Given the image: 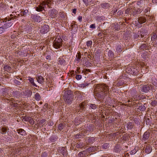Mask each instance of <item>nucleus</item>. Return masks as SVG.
Returning a JSON list of instances; mask_svg holds the SVG:
<instances>
[{
	"label": "nucleus",
	"mask_w": 157,
	"mask_h": 157,
	"mask_svg": "<svg viewBox=\"0 0 157 157\" xmlns=\"http://www.w3.org/2000/svg\"><path fill=\"white\" fill-rule=\"evenodd\" d=\"M108 87L105 84L97 85L94 90L95 96L100 100L103 99L107 95Z\"/></svg>",
	"instance_id": "obj_1"
},
{
	"label": "nucleus",
	"mask_w": 157,
	"mask_h": 157,
	"mask_svg": "<svg viewBox=\"0 0 157 157\" xmlns=\"http://www.w3.org/2000/svg\"><path fill=\"white\" fill-rule=\"evenodd\" d=\"M63 95L65 103L68 104L72 103L74 99V96L71 94V91L69 90L65 91Z\"/></svg>",
	"instance_id": "obj_2"
},
{
	"label": "nucleus",
	"mask_w": 157,
	"mask_h": 157,
	"mask_svg": "<svg viewBox=\"0 0 157 157\" xmlns=\"http://www.w3.org/2000/svg\"><path fill=\"white\" fill-rule=\"evenodd\" d=\"M62 41L61 38L56 37L53 42V46L54 48L56 49L60 48L62 46Z\"/></svg>",
	"instance_id": "obj_3"
},
{
	"label": "nucleus",
	"mask_w": 157,
	"mask_h": 157,
	"mask_svg": "<svg viewBox=\"0 0 157 157\" xmlns=\"http://www.w3.org/2000/svg\"><path fill=\"white\" fill-rule=\"evenodd\" d=\"M13 18V17L12 18L6 17L5 19V20H6V21H5L6 23L5 24H4L3 26L6 30L7 29L11 27L12 25V22H9V21H10L11 20V19H12Z\"/></svg>",
	"instance_id": "obj_4"
},
{
	"label": "nucleus",
	"mask_w": 157,
	"mask_h": 157,
	"mask_svg": "<svg viewBox=\"0 0 157 157\" xmlns=\"http://www.w3.org/2000/svg\"><path fill=\"white\" fill-rule=\"evenodd\" d=\"M49 26L48 25H44L41 26L40 32L42 34H44L49 31Z\"/></svg>",
	"instance_id": "obj_5"
},
{
	"label": "nucleus",
	"mask_w": 157,
	"mask_h": 157,
	"mask_svg": "<svg viewBox=\"0 0 157 157\" xmlns=\"http://www.w3.org/2000/svg\"><path fill=\"white\" fill-rule=\"evenodd\" d=\"M58 13V11L56 10L53 9L51 11L50 16L52 18H54L57 17Z\"/></svg>",
	"instance_id": "obj_6"
},
{
	"label": "nucleus",
	"mask_w": 157,
	"mask_h": 157,
	"mask_svg": "<svg viewBox=\"0 0 157 157\" xmlns=\"http://www.w3.org/2000/svg\"><path fill=\"white\" fill-rule=\"evenodd\" d=\"M141 91L145 93L147 92L150 89L149 85H144L141 87Z\"/></svg>",
	"instance_id": "obj_7"
},
{
	"label": "nucleus",
	"mask_w": 157,
	"mask_h": 157,
	"mask_svg": "<svg viewBox=\"0 0 157 157\" xmlns=\"http://www.w3.org/2000/svg\"><path fill=\"white\" fill-rule=\"evenodd\" d=\"M142 11L141 10L140 8L135 9L133 10L132 14L133 16L135 17L140 13Z\"/></svg>",
	"instance_id": "obj_8"
},
{
	"label": "nucleus",
	"mask_w": 157,
	"mask_h": 157,
	"mask_svg": "<svg viewBox=\"0 0 157 157\" xmlns=\"http://www.w3.org/2000/svg\"><path fill=\"white\" fill-rule=\"evenodd\" d=\"M32 17L34 21L37 22H40L41 20V19L39 16L32 15Z\"/></svg>",
	"instance_id": "obj_9"
},
{
	"label": "nucleus",
	"mask_w": 157,
	"mask_h": 157,
	"mask_svg": "<svg viewBox=\"0 0 157 157\" xmlns=\"http://www.w3.org/2000/svg\"><path fill=\"white\" fill-rule=\"evenodd\" d=\"M9 128L8 127H1L0 128V132L2 134H6Z\"/></svg>",
	"instance_id": "obj_10"
},
{
	"label": "nucleus",
	"mask_w": 157,
	"mask_h": 157,
	"mask_svg": "<svg viewBox=\"0 0 157 157\" xmlns=\"http://www.w3.org/2000/svg\"><path fill=\"white\" fill-rule=\"evenodd\" d=\"M46 6L44 5L43 2L42 3L41 5H40L36 8V10L37 11H41L44 9V8H46Z\"/></svg>",
	"instance_id": "obj_11"
},
{
	"label": "nucleus",
	"mask_w": 157,
	"mask_h": 157,
	"mask_svg": "<svg viewBox=\"0 0 157 157\" xmlns=\"http://www.w3.org/2000/svg\"><path fill=\"white\" fill-rule=\"evenodd\" d=\"M36 79L37 82L40 84H42L44 82V79L41 76H38L36 77Z\"/></svg>",
	"instance_id": "obj_12"
},
{
	"label": "nucleus",
	"mask_w": 157,
	"mask_h": 157,
	"mask_svg": "<svg viewBox=\"0 0 157 157\" xmlns=\"http://www.w3.org/2000/svg\"><path fill=\"white\" fill-rule=\"evenodd\" d=\"M138 21L139 23L142 24L145 23L146 21V19L144 17H140L138 18Z\"/></svg>",
	"instance_id": "obj_13"
},
{
	"label": "nucleus",
	"mask_w": 157,
	"mask_h": 157,
	"mask_svg": "<svg viewBox=\"0 0 157 157\" xmlns=\"http://www.w3.org/2000/svg\"><path fill=\"white\" fill-rule=\"evenodd\" d=\"M151 148L150 145H146L145 147V151L147 154L150 153L151 151Z\"/></svg>",
	"instance_id": "obj_14"
},
{
	"label": "nucleus",
	"mask_w": 157,
	"mask_h": 157,
	"mask_svg": "<svg viewBox=\"0 0 157 157\" xmlns=\"http://www.w3.org/2000/svg\"><path fill=\"white\" fill-rule=\"evenodd\" d=\"M53 2V0H47V1L43 2L44 5L46 6H47V7H49L50 5Z\"/></svg>",
	"instance_id": "obj_15"
},
{
	"label": "nucleus",
	"mask_w": 157,
	"mask_h": 157,
	"mask_svg": "<svg viewBox=\"0 0 157 157\" xmlns=\"http://www.w3.org/2000/svg\"><path fill=\"white\" fill-rule=\"evenodd\" d=\"M137 107V108L140 111H144L146 109L145 106L143 105H142L141 103H139L138 104Z\"/></svg>",
	"instance_id": "obj_16"
},
{
	"label": "nucleus",
	"mask_w": 157,
	"mask_h": 157,
	"mask_svg": "<svg viewBox=\"0 0 157 157\" xmlns=\"http://www.w3.org/2000/svg\"><path fill=\"white\" fill-rule=\"evenodd\" d=\"M17 132L22 136H24L25 134V131L22 129H18L16 130Z\"/></svg>",
	"instance_id": "obj_17"
},
{
	"label": "nucleus",
	"mask_w": 157,
	"mask_h": 157,
	"mask_svg": "<svg viewBox=\"0 0 157 157\" xmlns=\"http://www.w3.org/2000/svg\"><path fill=\"white\" fill-rule=\"evenodd\" d=\"M28 80L33 86L36 87H37V85L34 83V80L33 78L29 77L28 79Z\"/></svg>",
	"instance_id": "obj_18"
},
{
	"label": "nucleus",
	"mask_w": 157,
	"mask_h": 157,
	"mask_svg": "<svg viewBox=\"0 0 157 157\" xmlns=\"http://www.w3.org/2000/svg\"><path fill=\"white\" fill-rule=\"evenodd\" d=\"M149 137V134L148 132H145L143 136V139L144 140H147Z\"/></svg>",
	"instance_id": "obj_19"
},
{
	"label": "nucleus",
	"mask_w": 157,
	"mask_h": 157,
	"mask_svg": "<svg viewBox=\"0 0 157 157\" xmlns=\"http://www.w3.org/2000/svg\"><path fill=\"white\" fill-rule=\"evenodd\" d=\"M34 98L36 101H38L40 100L41 97L39 93H36L34 95Z\"/></svg>",
	"instance_id": "obj_20"
},
{
	"label": "nucleus",
	"mask_w": 157,
	"mask_h": 157,
	"mask_svg": "<svg viewBox=\"0 0 157 157\" xmlns=\"http://www.w3.org/2000/svg\"><path fill=\"white\" fill-rule=\"evenodd\" d=\"M85 103L83 102L79 104V105L77 106V109H83L84 108Z\"/></svg>",
	"instance_id": "obj_21"
},
{
	"label": "nucleus",
	"mask_w": 157,
	"mask_h": 157,
	"mask_svg": "<svg viewBox=\"0 0 157 157\" xmlns=\"http://www.w3.org/2000/svg\"><path fill=\"white\" fill-rule=\"evenodd\" d=\"M28 12L29 11L28 10H23V11H21V12L20 14L21 16H25V15L28 13Z\"/></svg>",
	"instance_id": "obj_22"
},
{
	"label": "nucleus",
	"mask_w": 157,
	"mask_h": 157,
	"mask_svg": "<svg viewBox=\"0 0 157 157\" xmlns=\"http://www.w3.org/2000/svg\"><path fill=\"white\" fill-rule=\"evenodd\" d=\"M86 152L85 151H83L80 152L78 154V156L79 157H83L86 155Z\"/></svg>",
	"instance_id": "obj_23"
},
{
	"label": "nucleus",
	"mask_w": 157,
	"mask_h": 157,
	"mask_svg": "<svg viewBox=\"0 0 157 157\" xmlns=\"http://www.w3.org/2000/svg\"><path fill=\"white\" fill-rule=\"evenodd\" d=\"M89 106L90 108L95 109L97 108V105H95L94 104H90L89 105Z\"/></svg>",
	"instance_id": "obj_24"
},
{
	"label": "nucleus",
	"mask_w": 157,
	"mask_h": 157,
	"mask_svg": "<svg viewBox=\"0 0 157 157\" xmlns=\"http://www.w3.org/2000/svg\"><path fill=\"white\" fill-rule=\"evenodd\" d=\"M61 152L63 154V155H65V156L67 155V150L64 147H62V148Z\"/></svg>",
	"instance_id": "obj_25"
},
{
	"label": "nucleus",
	"mask_w": 157,
	"mask_h": 157,
	"mask_svg": "<svg viewBox=\"0 0 157 157\" xmlns=\"http://www.w3.org/2000/svg\"><path fill=\"white\" fill-rule=\"evenodd\" d=\"M14 32L15 33H14L13 34H12L11 35V37L12 39H13L14 40H16L17 39V32L14 31Z\"/></svg>",
	"instance_id": "obj_26"
},
{
	"label": "nucleus",
	"mask_w": 157,
	"mask_h": 157,
	"mask_svg": "<svg viewBox=\"0 0 157 157\" xmlns=\"http://www.w3.org/2000/svg\"><path fill=\"white\" fill-rule=\"evenodd\" d=\"M94 147H90L86 149V151L90 153L91 152H93L94 151Z\"/></svg>",
	"instance_id": "obj_27"
},
{
	"label": "nucleus",
	"mask_w": 157,
	"mask_h": 157,
	"mask_svg": "<svg viewBox=\"0 0 157 157\" xmlns=\"http://www.w3.org/2000/svg\"><path fill=\"white\" fill-rule=\"evenodd\" d=\"M2 91H3L2 95L3 96L6 97V96H7L8 94L6 90V91L5 89H2Z\"/></svg>",
	"instance_id": "obj_28"
},
{
	"label": "nucleus",
	"mask_w": 157,
	"mask_h": 157,
	"mask_svg": "<svg viewBox=\"0 0 157 157\" xmlns=\"http://www.w3.org/2000/svg\"><path fill=\"white\" fill-rule=\"evenodd\" d=\"M81 54L80 53H78V55L76 56V59L77 61L78 62H79L80 60H81Z\"/></svg>",
	"instance_id": "obj_29"
},
{
	"label": "nucleus",
	"mask_w": 157,
	"mask_h": 157,
	"mask_svg": "<svg viewBox=\"0 0 157 157\" xmlns=\"http://www.w3.org/2000/svg\"><path fill=\"white\" fill-rule=\"evenodd\" d=\"M64 127V124L63 123H60L58 125V129L59 130H61L63 129Z\"/></svg>",
	"instance_id": "obj_30"
},
{
	"label": "nucleus",
	"mask_w": 157,
	"mask_h": 157,
	"mask_svg": "<svg viewBox=\"0 0 157 157\" xmlns=\"http://www.w3.org/2000/svg\"><path fill=\"white\" fill-rule=\"evenodd\" d=\"M26 92V95L27 97H30L31 96L32 94V92L29 90H27Z\"/></svg>",
	"instance_id": "obj_31"
},
{
	"label": "nucleus",
	"mask_w": 157,
	"mask_h": 157,
	"mask_svg": "<svg viewBox=\"0 0 157 157\" xmlns=\"http://www.w3.org/2000/svg\"><path fill=\"white\" fill-rule=\"evenodd\" d=\"M65 61L63 58H59V62L61 64H63L65 63Z\"/></svg>",
	"instance_id": "obj_32"
},
{
	"label": "nucleus",
	"mask_w": 157,
	"mask_h": 157,
	"mask_svg": "<svg viewBox=\"0 0 157 157\" xmlns=\"http://www.w3.org/2000/svg\"><path fill=\"white\" fill-rule=\"evenodd\" d=\"M127 128L128 129H131L132 128V124L131 122H129L127 123Z\"/></svg>",
	"instance_id": "obj_33"
},
{
	"label": "nucleus",
	"mask_w": 157,
	"mask_h": 157,
	"mask_svg": "<svg viewBox=\"0 0 157 157\" xmlns=\"http://www.w3.org/2000/svg\"><path fill=\"white\" fill-rule=\"evenodd\" d=\"M109 4L108 3H103L101 4V6L103 8H105L109 6Z\"/></svg>",
	"instance_id": "obj_34"
},
{
	"label": "nucleus",
	"mask_w": 157,
	"mask_h": 157,
	"mask_svg": "<svg viewBox=\"0 0 157 157\" xmlns=\"http://www.w3.org/2000/svg\"><path fill=\"white\" fill-rule=\"evenodd\" d=\"M109 147V144L106 143L104 144L102 146V147L105 149H107Z\"/></svg>",
	"instance_id": "obj_35"
},
{
	"label": "nucleus",
	"mask_w": 157,
	"mask_h": 157,
	"mask_svg": "<svg viewBox=\"0 0 157 157\" xmlns=\"http://www.w3.org/2000/svg\"><path fill=\"white\" fill-rule=\"evenodd\" d=\"M5 30H6L4 29L3 25L2 27H0V34L2 33Z\"/></svg>",
	"instance_id": "obj_36"
},
{
	"label": "nucleus",
	"mask_w": 157,
	"mask_h": 157,
	"mask_svg": "<svg viewBox=\"0 0 157 157\" xmlns=\"http://www.w3.org/2000/svg\"><path fill=\"white\" fill-rule=\"evenodd\" d=\"M92 42L91 40H89L86 42V45L87 47L90 46L92 44Z\"/></svg>",
	"instance_id": "obj_37"
},
{
	"label": "nucleus",
	"mask_w": 157,
	"mask_h": 157,
	"mask_svg": "<svg viewBox=\"0 0 157 157\" xmlns=\"http://www.w3.org/2000/svg\"><path fill=\"white\" fill-rule=\"evenodd\" d=\"M151 105L153 106H155L157 105V101L154 100L151 102Z\"/></svg>",
	"instance_id": "obj_38"
},
{
	"label": "nucleus",
	"mask_w": 157,
	"mask_h": 157,
	"mask_svg": "<svg viewBox=\"0 0 157 157\" xmlns=\"http://www.w3.org/2000/svg\"><path fill=\"white\" fill-rule=\"evenodd\" d=\"M89 83H87L82 84H81V87H83V88L85 87L86 86H88L89 85Z\"/></svg>",
	"instance_id": "obj_39"
},
{
	"label": "nucleus",
	"mask_w": 157,
	"mask_h": 157,
	"mask_svg": "<svg viewBox=\"0 0 157 157\" xmlns=\"http://www.w3.org/2000/svg\"><path fill=\"white\" fill-rule=\"evenodd\" d=\"M82 78V76L80 75H77L76 76V78L77 80H79Z\"/></svg>",
	"instance_id": "obj_40"
},
{
	"label": "nucleus",
	"mask_w": 157,
	"mask_h": 157,
	"mask_svg": "<svg viewBox=\"0 0 157 157\" xmlns=\"http://www.w3.org/2000/svg\"><path fill=\"white\" fill-rule=\"evenodd\" d=\"M81 135L80 133L77 134L75 136L76 138H79L81 137Z\"/></svg>",
	"instance_id": "obj_41"
},
{
	"label": "nucleus",
	"mask_w": 157,
	"mask_h": 157,
	"mask_svg": "<svg viewBox=\"0 0 157 157\" xmlns=\"http://www.w3.org/2000/svg\"><path fill=\"white\" fill-rule=\"evenodd\" d=\"M14 82L15 83V84H17V85H21V82L20 81H19L17 80H15L14 81Z\"/></svg>",
	"instance_id": "obj_42"
},
{
	"label": "nucleus",
	"mask_w": 157,
	"mask_h": 157,
	"mask_svg": "<svg viewBox=\"0 0 157 157\" xmlns=\"http://www.w3.org/2000/svg\"><path fill=\"white\" fill-rule=\"evenodd\" d=\"M140 48L141 49H144L146 48V44H143L141 45Z\"/></svg>",
	"instance_id": "obj_43"
},
{
	"label": "nucleus",
	"mask_w": 157,
	"mask_h": 157,
	"mask_svg": "<svg viewBox=\"0 0 157 157\" xmlns=\"http://www.w3.org/2000/svg\"><path fill=\"white\" fill-rule=\"evenodd\" d=\"M45 121L44 119H42L40 121V124L44 125V123L45 122Z\"/></svg>",
	"instance_id": "obj_44"
},
{
	"label": "nucleus",
	"mask_w": 157,
	"mask_h": 157,
	"mask_svg": "<svg viewBox=\"0 0 157 157\" xmlns=\"http://www.w3.org/2000/svg\"><path fill=\"white\" fill-rule=\"evenodd\" d=\"M130 12V9L129 8H128L125 11V13L128 14Z\"/></svg>",
	"instance_id": "obj_45"
},
{
	"label": "nucleus",
	"mask_w": 157,
	"mask_h": 157,
	"mask_svg": "<svg viewBox=\"0 0 157 157\" xmlns=\"http://www.w3.org/2000/svg\"><path fill=\"white\" fill-rule=\"evenodd\" d=\"M10 68V67L8 65H5L4 67V69L6 70H9Z\"/></svg>",
	"instance_id": "obj_46"
},
{
	"label": "nucleus",
	"mask_w": 157,
	"mask_h": 157,
	"mask_svg": "<svg viewBox=\"0 0 157 157\" xmlns=\"http://www.w3.org/2000/svg\"><path fill=\"white\" fill-rule=\"evenodd\" d=\"M90 28L92 29L95 28V24H92L90 26Z\"/></svg>",
	"instance_id": "obj_47"
},
{
	"label": "nucleus",
	"mask_w": 157,
	"mask_h": 157,
	"mask_svg": "<svg viewBox=\"0 0 157 157\" xmlns=\"http://www.w3.org/2000/svg\"><path fill=\"white\" fill-rule=\"evenodd\" d=\"M156 36L155 35L153 34L151 37V39L152 40H155L156 38Z\"/></svg>",
	"instance_id": "obj_48"
},
{
	"label": "nucleus",
	"mask_w": 157,
	"mask_h": 157,
	"mask_svg": "<svg viewBox=\"0 0 157 157\" xmlns=\"http://www.w3.org/2000/svg\"><path fill=\"white\" fill-rule=\"evenodd\" d=\"M142 2V1H138L137 3V4L138 6H140Z\"/></svg>",
	"instance_id": "obj_49"
},
{
	"label": "nucleus",
	"mask_w": 157,
	"mask_h": 157,
	"mask_svg": "<svg viewBox=\"0 0 157 157\" xmlns=\"http://www.w3.org/2000/svg\"><path fill=\"white\" fill-rule=\"evenodd\" d=\"M89 71V69H86L85 70H83L82 73H84L85 74H87V72Z\"/></svg>",
	"instance_id": "obj_50"
},
{
	"label": "nucleus",
	"mask_w": 157,
	"mask_h": 157,
	"mask_svg": "<svg viewBox=\"0 0 157 157\" xmlns=\"http://www.w3.org/2000/svg\"><path fill=\"white\" fill-rule=\"evenodd\" d=\"M83 2L85 3L86 5H87L88 4V0H83Z\"/></svg>",
	"instance_id": "obj_51"
},
{
	"label": "nucleus",
	"mask_w": 157,
	"mask_h": 157,
	"mask_svg": "<svg viewBox=\"0 0 157 157\" xmlns=\"http://www.w3.org/2000/svg\"><path fill=\"white\" fill-rule=\"evenodd\" d=\"M82 16H79L78 17V20L80 22L82 21Z\"/></svg>",
	"instance_id": "obj_52"
},
{
	"label": "nucleus",
	"mask_w": 157,
	"mask_h": 157,
	"mask_svg": "<svg viewBox=\"0 0 157 157\" xmlns=\"http://www.w3.org/2000/svg\"><path fill=\"white\" fill-rule=\"evenodd\" d=\"M149 10L148 8L144 10L145 13L146 14V13H147V12Z\"/></svg>",
	"instance_id": "obj_53"
},
{
	"label": "nucleus",
	"mask_w": 157,
	"mask_h": 157,
	"mask_svg": "<svg viewBox=\"0 0 157 157\" xmlns=\"http://www.w3.org/2000/svg\"><path fill=\"white\" fill-rule=\"evenodd\" d=\"M124 128H123L122 127H121V128L120 129V131H118L119 132H124Z\"/></svg>",
	"instance_id": "obj_54"
},
{
	"label": "nucleus",
	"mask_w": 157,
	"mask_h": 157,
	"mask_svg": "<svg viewBox=\"0 0 157 157\" xmlns=\"http://www.w3.org/2000/svg\"><path fill=\"white\" fill-rule=\"evenodd\" d=\"M48 105V104H45L44 105V108L45 109H46V108L47 107Z\"/></svg>",
	"instance_id": "obj_55"
},
{
	"label": "nucleus",
	"mask_w": 157,
	"mask_h": 157,
	"mask_svg": "<svg viewBox=\"0 0 157 157\" xmlns=\"http://www.w3.org/2000/svg\"><path fill=\"white\" fill-rule=\"evenodd\" d=\"M76 9H74L73 10L72 12L75 14L76 13Z\"/></svg>",
	"instance_id": "obj_56"
},
{
	"label": "nucleus",
	"mask_w": 157,
	"mask_h": 157,
	"mask_svg": "<svg viewBox=\"0 0 157 157\" xmlns=\"http://www.w3.org/2000/svg\"><path fill=\"white\" fill-rule=\"evenodd\" d=\"M152 2L154 3H157V0H152Z\"/></svg>",
	"instance_id": "obj_57"
},
{
	"label": "nucleus",
	"mask_w": 157,
	"mask_h": 157,
	"mask_svg": "<svg viewBox=\"0 0 157 157\" xmlns=\"http://www.w3.org/2000/svg\"><path fill=\"white\" fill-rule=\"evenodd\" d=\"M103 33H99L98 34V36H99L101 37V36H102V34Z\"/></svg>",
	"instance_id": "obj_58"
},
{
	"label": "nucleus",
	"mask_w": 157,
	"mask_h": 157,
	"mask_svg": "<svg viewBox=\"0 0 157 157\" xmlns=\"http://www.w3.org/2000/svg\"><path fill=\"white\" fill-rule=\"evenodd\" d=\"M109 54H110V55H111L112 56L113 55V54L112 53V51H109L108 52V55H109Z\"/></svg>",
	"instance_id": "obj_59"
},
{
	"label": "nucleus",
	"mask_w": 157,
	"mask_h": 157,
	"mask_svg": "<svg viewBox=\"0 0 157 157\" xmlns=\"http://www.w3.org/2000/svg\"><path fill=\"white\" fill-rule=\"evenodd\" d=\"M135 153V151H132L130 152V154H133Z\"/></svg>",
	"instance_id": "obj_60"
},
{
	"label": "nucleus",
	"mask_w": 157,
	"mask_h": 157,
	"mask_svg": "<svg viewBox=\"0 0 157 157\" xmlns=\"http://www.w3.org/2000/svg\"><path fill=\"white\" fill-rule=\"evenodd\" d=\"M56 2H62V1H63L64 0H56Z\"/></svg>",
	"instance_id": "obj_61"
},
{
	"label": "nucleus",
	"mask_w": 157,
	"mask_h": 157,
	"mask_svg": "<svg viewBox=\"0 0 157 157\" xmlns=\"http://www.w3.org/2000/svg\"><path fill=\"white\" fill-rule=\"evenodd\" d=\"M141 65L142 66H144V65L145 64H144V63H142L141 64Z\"/></svg>",
	"instance_id": "obj_62"
},
{
	"label": "nucleus",
	"mask_w": 157,
	"mask_h": 157,
	"mask_svg": "<svg viewBox=\"0 0 157 157\" xmlns=\"http://www.w3.org/2000/svg\"><path fill=\"white\" fill-rule=\"evenodd\" d=\"M128 155H129V154L128 153H126V155H125L126 156L127 155V156H128Z\"/></svg>",
	"instance_id": "obj_63"
},
{
	"label": "nucleus",
	"mask_w": 157,
	"mask_h": 157,
	"mask_svg": "<svg viewBox=\"0 0 157 157\" xmlns=\"http://www.w3.org/2000/svg\"><path fill=\"white\" fill-rule=\"evenodd\" d=\"M140 36H141V37L142 38V37H144V35H143L142 34H141V35H140Z\"/></svg>",
	"instance_id": "obj_64"
}]
</instances>
